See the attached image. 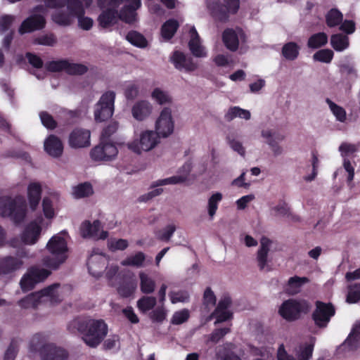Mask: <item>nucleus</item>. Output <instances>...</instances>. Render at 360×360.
Segmentation results:
<instances>
[{"label": "nucleus", "mask_w": 360, "mask_h": 360, "mask_svg": "<svg viewBox=\"0 0 360 360\" xmlns=\"http://www.w3.org/2000/svg\"><path fill=\"white\" fill-rule=\"evenodd\" d=\"M98 6L103 10L98 17L101 27H108L117 22L118 19L127 23L136 21V11L141 7V0H98Z\"/></svg>", "instance_id": "f257e3e1"}, {"label": "nucleus", "mask_w": 360, "mask_h": 360, "mask_svg": "<svg viewBox=\"0 0 360 360\" xmlns=\"http://www.w3.org/2000/svg\"><path fill=\"white\" fill-rule=\"evenodd\" d=\"M66 11H57L52 15V20L60 25L67 26L77 18L79 25L83 30H88L93 25V20L84 17L85 8L90 6L92 0H65Z\"/></svg>", "instance_id": "f03ea898"}, {"label": "nucleus", "mask_w": 360, "mask_h": 360, "mask_svg": "<svg viewBox=\"0 0 360 360\" xmlns=\"http://www.w3.org/2000/svg\"><path fill=\"white\" fill-rule=\"evenodd\" d=\"M68 329L72 333L78 330L84 342L91 347H96L108 333V326L101 319H75L68 325Z\"/></svg>", "instance_id": "7ed1b4c3"}, {"label": "nucleus", "mask_w": 360, "mask_h": 360, "mask_svg": "<svg viewBox=\"0 0 360 360\" xmlns=\"http://www.w3.org/2000/svg\"><path fill=\"white\" fill-rule=\"evenodd\" d=\"M68 238L66 231H61L53 236L46 245V250L51 257L43 259V264L52 269H56L68 258Z\"/></svg>", "instance_id": "20e7f679"}, {"label": "nucleus", "mask_w": 360, "mask_h": 360, "mask_svg": "<svg viewBox=\"0 0 360 360\" xmlns=\"http://www.w3.org/2000/svg\"><path fill=\"white\" fill-rule=\"evenodd\" d=\"M60 285L55 283L41 291L32 293L19 301V305L25 309L37 308L42 304H51L61 300Z\"/></svg>", "instance_id": "39448f33"}, {"label": "nucleus", "mask_w": 360, "mask_h": 360, "mask_svg": "<svg viewBox=\"0 0 360 360\" xmlns=\"http://www.w3.org/2000/svg\"><path fill=\"white\" fill-rule=\"evenodd\" d=\"M27 214V203L22 196L0 197V216L8 217L14 223L22 222Z\"/></svg>", "instance_id": "423d86ee"}, {"label": "nucleus", "mask_w": 360, "mask_h": 360, "mask_svg": "<svg viewBox=\"0 0 360 360\" xmlns=\"http://www.w3.org/2000/svg\"><path fill=\"white\" fill-rule=\"evenodd\" d=\"M160 142L158 134L152 129H144L138 132L134 130V139L127 143L128 149L136 154L149 152L156 148Z\"/></svg>", "instance_id": "0eeeda50"}, {"label": "nucleus", "mask_w": 360, "mask_h": 360, "mask_svg": "<svg viewBox=\"0 0 360 360\" xmlns=\"http://www.w3.org/2000/svg\"><path fill=\"white\" fill-rule=\"evenodd\" d=\"M45 336L42 334H35L30 340V347L32 350H37L39 346L41 360H65L68 357L65 350L57 347L53 344H44Z\"/></svg>", "instance_id": "6e6552de"}, {"label": "nucleus", "mask_w": 360, "mask_h": 360, "mask_svg": "<svg viewBox=\"0 0 360 360\" xmlns=\"http://www.w3.org/2000/svg\"><path fill=\"white\" fill-rule=\"evenodd\" d=\"M309 309L310 306L307 301L290 299L283 302L278 313L284 319L292 321L300 319L302 314H307Z\"/></svg>", "instance_id": "1a4fd4ad"}, {"label": "nucleus", "mask_w": 360, "mask_h": 360, "mask_svg": "<svg viewBox=\"0 0 360 360\" xmlns=\"http://www.w3.org/2000/svg\"><path fill=\"white\" fill-rule=\"evenodd\" d=\"M116 94L113 91H107L100 97L94 107V119L96 122H104L110 118L115 110Z\"/></svg>", "instance_id": "9d476101"}, {"label": "nucleus", "mask_w": 360, "mask_h": 360, "mask_svg": "<svg viewBox=\"0 0 360 360\" xmlns=\"http://www.w3.org/2000/svg\"><path fill=\"white\" fill-rule=\"evenodd\" d=\"M222 5L217 1L209 2L207 8L211 14L219 21L226 22L230 15L236 14L240 7L239 0H224Z\"/></svg>", "instance_id": "9b49d317"}, {"label": "nucleus", "mask_w": 360, "mask_h": 360, "mask_svg": "<svg viewBox=\"0 0 360 360\" xmlns=\"http://www.w3.org/2000/svg\"><path fill=\"white\" fill-rule=\"evenodd\" d=\"M49 225L50 223L45 222L41 216L37 217L25 226L21 234L22 241L28 245L36 244L40 238L43 229Z\"/></svg>", "instance_id": "f8f14e48"}, {"label": "nucleus", "mask_w": 360, "mask_h": 360, "mask_svg": "<svg viewBox=\"0 0 360 360\" xmlns=\"http://www.w3.org/2000/svg\"><path fill=\"white\" fill-rule=\"evenodd\" d=\"M46 9L43 6H37L34 10V13L22 22L18 30L19 33L23 34L44 28L46 24Z\"/></svg>", "instance_id": "ddd939ff"}, {"label": "nucleus", "mask_w": 360, "mask_h": 360, "mask_svg": "<svg viewBox=\"0 0 360 360\" xmlns=\"http://www.w3.org/2000/svg\"><path fill=\"white\" fill-rule=\"evenodd\" d=\"M174 129V121L172 115V110L164 108L160 112L155 122V131L160 138L169 136Z\"/></svg>", "instance_id": "4468645a"}, {"label": "nucleus", "mask_w": 360, "mask_h": 360, "mask_svg": "<svg viewBox=\"0 0 360 360\" xmlns=\"http://www.w3.org/2000/svg\"><path fill=\"white\" fill-rule=\"evenodd\" d=\"M117 153V148L114 144L101 140L100 144L91 150L90 155L94 161H111L116 158Z\"/></svg>", "instance_id": "2eb2a0df"}, {"label": "nucleus", "mask_w": 360, "mask_h": 360, "mask_svg": "<svg viewBox=\"0 0 360 360\" xmlns=\"http://www.w3.org/2000/svg\"><path fill=\"white\" fill-rule=\"evenodd\" d=\"M261 136L269 146L274 157H278L283 154L284 149L279 144V142L283 141L285 139L283 134L274 129L267 128L263 129L261 131Z\"/></svg>", "instance_id": "dca6fc26"}, {"label": "nucleus", "mask_w": 360, "mask_h": 360, "mask_svg": "<svg viewBox=\"0 0 360 360\" xmlns=\"http://www.w3.org/2000/svg\"><path fill=\"white\" fill-rule=\"evenodd\" d=\"M50 275V271L37 266L32 267L28 273L25 275L21 281L20 285L23 290L32 289L34 285L46 278Z\"/></svg>", "instance_id": "f3484780"}, {"label": "nucleus", "mask_w": 360, "mask_h": 360, "mask_svg": "<svg viewBox=\"0 0 360 360\" xmlns=\"http://www.w3.org/2000/svg\"><path fill=\"white\" fill-rule=\"evenodd\" d=\"M222 40L225 46L231 51H236L239 44L246 42L245 32L240 28L226 29L222 34Z\"/></svg>", "instance_id": "a211bd4d"}, {"label": "nucleus", "mask_w": 360, "mask_h": 360, "mask_svg": "<svg viewBox=\"0 0 360 360\" xmlns=\"http://www.w3.org/2000/svg\"><path fill=\"white\" fill-rule=\"evenodd\" d=\"M192 162H186L178 171L176 175L163 179H159L153 183V187H158L161 186H165L169 184H178L184 183L190 179V174L192 170Z\"/></svg>", "instance_id": "6ab92c4d"}, {"label": "nucleus", "mask_w": 360, "mask_h": 360, "mask_svg": "<svg viewBox=\"0 0 360 360\" xmlns=\"http://www.w3.org/2000/svg\"><path fill=\"white\" fill-rule=\"evenodd\" d=\"M271 245L272 241L269 238L263 236L260 239V245L256 256L257 266L260 271L267 272L271 270L269 259V252Z\"/></svg>", "instance_id": "aec40b11"}, {"label": "nucleus", "mask_w": 360, "mask_h": 360, "mask_svg": "<svg viewBox=\"0 0 360 360\" xmlns=\"http://www.w3.org/2000/svg\"><path fill=\"white\" fill-rule=\"evenodd\" d=\"M153 112V105L148 100L141 99L136 101L131 108L132 117L138 122L148 120Z\"/></svg>", "instance_id": "412c9836"}, {"label": "nucleus", "mask_w": 360, "mask_h": 360, "mask_svg": "<svg viewBox=\"0 0 360 360\" xmlns=\"http://www.w3.org/2000/svg\"><path fill=\"white\" fill-rule=\"evenodd\" d=\"M335 309L330 304L316 302V309L313 314L315 323L320 327H325L334 315Z\"/></svg>", "instance_id": "4be33fe9"}, {"label": "nucleus", "mask_w": 360, "mask_h": 360, "mask_svg": "<svg viewBox=\"0 0 360 360\" xmlns=\"http://www.w3.org/2000/svg\"><path fill=\"white\" fill-rule=\"evenodd\" d=\"M80 233L84 238H93L94 239H105L108 233L101 229V224L98 220L91 224L88 221H84L80 226Z\"/></svg>", "instance_id": "5701e85b"}, {"label": "nucleus", "mask_w": 360, "mask_h": 360, "mask_svg": "<svg viewBox=\"0 0 360 360\" xmlns=\"http://www.w3.org/2000/svg\"><path fill=\"white\" fill-rule=\"evenodd\" d=\"M107 261L104 254L94 251L87 262L89 273L94 277L101 276L105 269Z\"/></svg>", "instance_id": "b1692460"}, {"label": "nucleus", "mask_w": 360, "mask_h": 360, "mask_svg": "<svg viewBox=\"0 0 360 360\" xmlns=\"http://www.w3.org/2000/svg\"><path fill=\"white\" fill-rule=\"evenodd\" d=\"M90 131L85 129H75L69 136V145L74 148L88 147L90 146Z\"/></svg>", "instance_id": "393cba45"}, {"label": "nucleus", "mask_w": 360, "mask_h": 360, "mask_svg": "<svg viewBox=\"0 0 360 360\" xmlns=\"http://www.w3.org/2000/svg\"><path fill=\"white\" fill-rule=\"evenodd\" d=\"M170 60L174 67L181 71L193 72L198 68L197 63L191 58L186 57L184 53L179 51L173 53Z\"/></svg>", "instance_id": "a878e982"}, {"label": "nucleus", "mask_w": 360, "mask_h": 360, "mask_svg": "<svg viewBox=\"0 0 360 360\" xmlns=\"http://www.w3.org/2000/svg\"><path fill=\"white\" fill-rule=\"evenodd\" d=\"M231 304V300L229 297L226 296L220 300L216 309L212 314L216 319L215 323L226 321L231 318L232 313L229 310Z\"/></svg>", "instance_id": "bb28decb"}, {"label": "nucleus", "mask_w": 360, "mask_h": 360, "mask_svg": "<svg viewBox=\"0 0 360 360\" xmlns=\"http://www.w3.org/2000/svg\"><path fill=\"white\" fill-rule=\"evenodd\" d=\"M190 40L188 46L192 54L197 58H205L207 56V51L201 44L200 37L194 27H190Z\"/></svg>", "instance_id": "cd10ccee"}, {"label": "nucleus", "mask_w": 360, "mask_h": 360, "mask_svg": "<svg viewBox=\"0 0 360 360\" xmlns=\"http://www.w3.org/2000/svg\"><path fill=\"white\" fill-rule=\"evenodd\" d=\"M45 151L53 158L61 156L63 152V145L59 138L50 135L44 143Z\"/></svg>", "instance_id": "c85d7f7f"}, {"label": "nucleus", "mask_w": 360, "mask_h": 360, "mask_svg": "<svg viewBox=\"0 0 360 360\" xmlns=\"http://www.w3.org/2000/svg\"><path fill=\"white\" fill-rule=\"evenodd\" d=\"M41 186L38 182H32L27 186V199L30 208L35 210L41 200Z\"/></svg>", "instance_id": "c756f323"}, {"label": "nucleus", "mask_w": 360, "mask_h": 360, "mask_svg": "<svg viewBox=\"0 0 360 360\" xmlns=\"http://www.w3.org/2000/svg\"><path fill=\"white\" fill-rule=\"evenodd\" d=\"M309 278L304 276H295L290 277L285 286V291L289 295H296L301 291L302 286L309 283Z\"/></svg>", "instance_id": "7c9ffc66"}, {"label": "nucleus", "mask_w": 360, "mask_h": 360, "mask_svg": "<svg viewBox=\"0 0 360 360\" xmlns=\"http://www.w3.org/2000/svg\"><path fill=\"white\" fill-rule=\"evenodd\" d=\"M23 262L21 259L13 257H6L0 261V272L8 274L20 269Z\"/></svg>", "instance_id": "2f4dec72"}, {"label": "nucleus", "mask_w": 360, "mask_h": 360, "mask_svg": "<svg viewBox=\"0 0 360 360\" xmlns=\"http://www.w3.org/2000/svg\"><path fill=\"white\" fill-rule=\"evenodd\" d=\"M151 99L160 105H170L173 98L171 94L166 90L155 87L150 93Z\"/></svg>", "instance_id": "473e14b6"}, {"label": "nucleus", "mask_w": 360, "mask_h": 360, "mask_svg": "<svg viewBox=\"0 0 360 360\" xmlns=\"http://www.w3.org/2000/svg\"><path fill=\"white\" fill-rule=\"evenodd\" d=\"M140 280V289L144 294H150L154 292L155 289V281L154 279L145 271H140L139 273Z\"/></svg>", "instance_id": "72a5a7b5"}, {"label": "nucleus", "mask_w": 360, "mask_h": 360, "mask_svg": "<svg viewBox=\"0 0 360 360\" xmlns=\"http://www.w3.org/2000/svg\"><path fill=\"white\" fill-rule=\"evenodd\" d=\"M146 255L142 252H137L134 255L127 257L121 262V265L124 266H133L141 268L144 266Z\"/></svg>", "instance_id": "f704fd0d"}, {"label": "nucleus", "mask_w": 360, "mask_h": 360, "mask_svg": "<svg viewBox=\"0 0 360 360\" xmlns=\"http://www.w3.org/2000/svg\"><path fill=\"white\" fill-rule=\"evenodd\" d=\"M223 195L219 192L212 193L207 200V211L210 219L212 220L218 210L219 204L222 200Z\"/></svg>", "instance_id": "c9c22d12"}, {"label": "nucleus", "mask_w": 360, "mask_h": 360, "mask_svg": "<svg viewBox=\"0 0 360 360\" xmlns=\"http://www.w3.org/2000/svg\"><path fill=\"white\" fill-rule=\"evenodd\" d=\"M315 339L311 338L310 342L299 346L295 351L296 360H309L312 356Z\"/></svg>", "instance_id": "e433bc0d"}, {"label": "nucleus", "mask_w": 360, "mask_h": 360, "mask_svg": "<svg viewBox=\"0 0 360 360\" xmlns=\"http://www.w3.org/2000/svg\"><path fill=\"white\" fill-rule=\"evenodd\" d=\"M271 214L276 217H291L293 220H298V217L292 216L290 212V208L288 206V204L285 202H279L275 206H273L271 210Z\"/></svg>", "instance_id": "4c0bfd02"}, {"label": "nucleus", "mask_w": 360, "mask_h": 360, "mask_svg": "<svg viewBox=\"0 0 360 360\" xmlns=\"http://www.w3.org/2000/svg\"><path fill=\"white\" fill-rule=\"evenodd\" d=\"M236 117L249 120L251 117V113L249 110L243 109L238 106L230 108L225 115L226 120L231 121Z\"/></svg>", "instance_id": "58836bf2"}, {"label": "nucleus", "mask_w": 360, "mask_h": 360, "mask_svg": "<svg viewBox=\"0 0 360 360\" xmlns=\"http://www.w3.org/2000/svg\"><path fill=\"white\" fill-rule=\"evenodd\" d=\"M330 44L336 51H342L349 47V38L342 34H333L330 37Z\"/></svg>", "instance_id": "ea45409f"}, {"label": "nucleus", "mask_w": 360, "mask_h": 360, "mask_svg": "<svg viewBox=\"0 0 360 360\" xmlns=\"http://www.w3.org/2000/svg\"><path fill=\"white\" fill-rule=\"evenodd\" d=\"M300 52V46L295 42H288L283 45L282 48L283 56L288 60H295Z\"/></svg>", "instance_id": "a19ab883"}, {"label": "nucleus", "mask_w": 360, "mask_h": 360, "mask_svg": "<svg viewBox=\"0 0 360 360\" xmlns=\"http://www.w3.org/2000/svg\"><path fill=\"white\" fill-rule=\"evenodd\" d=\"M93 188L89 183L78 184L72 188V195L75 198H82L92 195Z\"/></svg>", "instance_id": "79ce46f5"}, {"label": "nucleus", "mask_w": 360, "mask_h": 360, "mask_svg": "<svg viewBox=\"0 0 360 360\" xmlns=\"http://www.w3.org/2000/svg\"><path fill=\"white\" fill-rule=\"evenodd\" d=\"M234 348V345L227 343L223 347H220L217 349V354L222 360H241L240 356L230 351Z\"/></svg>", "instance_id": "37998d69"}, {"label": "nucleus", "mask_w": 360, "mask_h": 360, "mask_svg": "<svg viewBox=\"0 0 360 360\" xmlns=\"http://www.w3.org/2000/svg\"><path fill=\"white\" fill-rule=\"evenodd\" d=\"M342 20L343 15L337 8H332L326 14V22L329 27L340 25Z\"/></svg>", "instance_id": "c03bdc74"}, {"label": "nucleus", "mask_w": 360, "mask_h": 360, "mask_svg": "<svg viewBox=\"0 0 360 360\" xmlns=\"http://www.w3.org/2000/svg\"><path fill=\"white\" fill-rule=\"evenodd\" d=\"M179 27V23L176 20H169L165 22L162 26L161 34L162 37L168 40L170 39Z\"/></svg>", "instance_id": "a18cd8bd"}, {"label": "nucleus", "mask_w": 360, "mask_h": 360, "mask_svg": "<svg viewBox=\"0 0 360 360\" xmlns=\"http://www.w3.org/2000/svg\"><path fill=\"white\" fill-rule=\"evenodd\" d=\"M328 36L324 32H319L311 35L307 42V46L311 49H318L328 43Z\"/></svg>", "instance_id": "49530a36"}, {"label": "nucleus", "mask_w": 360, "mask_h": 360, "mask_svg": "<svg viewBox=\"0 0 360 360\" xmlns=\"http://www.w3.org/2000/svg\"><path fill=\"white\" fill-rule=\"evenodd\" d=\"M156 297L153 296H143L137 301V307L142 313L152 310L156 305Z\"/></svg>", "instance_id": "de8ad7c7"}, {"label": "nucleus", "mask_w": 360, "mask_h": 360, "mask_svg": "<svg viewBox=\"0 0 360 360\" xmlns=\"http://www.w3.org/2000/svg\"><path fill=\"white\" fill-rule=\"evenodd\" d=\"M136 287V283L134 281L124 282L117 288V292L122 297H130L135 293Z\"/></svg>", "instance_id": "09e8293b"}, {"label": "nucleus", "mask_w": 360, "mask_h": 360, "mask_svg": "<svg viewBox=\"0 0 360 360\" xmlns=\"http://www.w3.org/2000/svg\"><path fill=\"white\" fill-rule=\"evenodd\" d=\"M356 342H360V322L353 328L349 337L341 347L343 349L347 347L354 349L356 347Z\"/></svg>", "instance_id": "8fccbe9b"}, {"label": "nucleus", "mask_w": 360, "mask_h": 360, "mask_svg": "<svg viewBox=\"0 0 360 360\" xmlns=\"http://www.w3.org/2000/svg\"><path fill=\"white\" fill-rule=\"evenodd\" d=\"M326 102L328 105L333 115L335 117L336 120L340 122H345L347 120V113L345 110L329 98H327Z\"/></svg>", "instance_id": "3c124183"}, {"label": "nucleus", "mask_w": 360, "mask_h": 360, "mask_svg": "<svg viewBox=\"0 0 360 360\" xmlns=\"http://www.w3.org/2000/svg\"><path fill=\"white\" fill-rule=\"evenodd\" d=\"M226 142L229 146L240 155L244 157L245 155V148L243 143L234 134H229L226 136Z\"/></svg>", "instance_id": "603ef678"}, {"label": "nucleus", "mask_w": 360, "mask_h": 360, "mask_svg": "<svg viewBox=\"0 0 360 360\" xmlns=\"http://www.w3.org/2000/svg\"><path fill=\"white\" fill-rule=\"evenodd\" d=\"M274 349L271 346H262V347H250V352L253 356H259V358H264L267 360L272 359Z\"/></svg>", "instance_id": "864d4df0"}, {"label": "nucleus", "mask_w": 360, "mask_h": 360, "mask_svg": "<svg viewBox=\"0 0 360 360\" xmlns=\"http://www.w3.org/2000/svg\"><path fill=\"white\" fill-rule=\"evenodd\" d=\"M126 39L129 42L137 47L144 48L147 46V41L145 37L136 31L129 32L126 36Z\"/></svg>", "instance_id": "5fc2aeb1"}, {"label": "nucleus", "mask_w": 360, "mask_h": 360, "mask_svg": "<svg viewBox=\"0 0 360 360\" xmlns=\"http://www.w3.org/2000/svg\"><path fill=\"white\" fill-rule=\"evenodd\" d=\"M169 297L172 304L188 302L190 298L189 293L185 290L171 291L169 293Z\"/></svg>", "instance_id": "6e6d98bb"}, {"label": "nucleus", "mask_w": 360, "mask_h": 360, "mask_svg": "<svg viewBox=\"0 0 360 360\" xmlns=\"http://www.w3.org/2000/svg\"><path fill=\"white\" fill-rule=\"evenodd\" d=\"M167 315V311L163 304H162V306L153 309L149 314V317L153 322L162 323L166 319Z\"/></svg>", "instance_id": "4d7b16f0"}, {"label": "nucleus", "mask_w": 360, "mask_h": 360, "mask_svg": "<svg viewBox=\"0 0 360 360\" xmlns=\"http://www.w3.org/2000/svg\"><path fill=\"white\" fill-rule=\"evenodd\" d=\"M87 70V67L84 64L67 61L65 72L69 75H82L86 72Z\"/></svg>", "instance_id": "13d9d810"}, {"label": "nucleus", "mask_w": 360, "mask_h": 360, "mask_svg": "<svg viewBox=\"0 0 360 360\" xmlns=\"http://www.w3.org/2000/svg\"><path fill=\"white\" fill-rule=\"evenodd\" d=\"M176 229V226L174 224H169L157 232L156 237L158 240L169 241Z\"/></svg>", "instance_id": "bf43d9fd"}, {"label": "nucleus", "mask_w": 360, "mask_h": 360, "mask_svg": "<svg viewBox=\"0 0 360 360\" xmlns=\"http://www.w3.org/2000/svg\"><path fill=\"white\" fill-rule=\"evenodd\" d=\"M119 129V122L112 121L110 122L105 127L103 128L101 139L103 141H108L111 136L115 134Z\"/></svg>", "instance_id": "052dcab7"}, {"label": "nucleus", "mask_w": 360, "mask_h": 360, "mask_svg": "<svg viewBox=\"0 0 360 360\" xmlns=\"http://www.w3.org/2000/svg\"><path fill=\"white\" fill-rule=\"evenodd\" d=\"M360 300V284L356 283L350 285L348 288L347 302L349 303H356Z\"/></svg>", "instance_id": "680f3d73"}, {"label": "nucleus", "mask_w": 360, "mask_h": 360, "mask_svg": "<svg viewBox=\"0 0 360 360\" xmlns=\"http://www.w3.org/2000/svg\"><path fill=\"white\" fill-rule=\"evenodd\" d=\"M190 316L189 311L188 309H184L179 311H177L174 313L171 323L174 325H179L184 322H186Z\"/></svg>", "instance_id": "e2e57ef3"}, {"label": "nucleus", "mask_w": 360, "mask_h": 360, "mask_svg": "<svg viewBox=\"0 0 360 360\" xmlns=\"http://www.w3.org/2000/svg\"><path fill=\"white\" fill-rule=\"evenodd\" d=\"M333 57V52L330 49H322L316 53H315L313 56V58L314 60L329 63Z\"/></svg>", "instance_id": "0e129e2a"}, {"label": "nucleus", "mask_w": 360, "mask_h": 360, "mask_svg": "<svg viewBox=\"0 0 360 360\" xmlns=\"http://www.w3.org/2000/svg\"><path fill=\"white\" fill-rule=\"evenodd\" d=\"M129 246V243L125 239H111L108 241V247L112 251L124 250Z\"/></svg>", "instance_id": "69168bd1"}, {"label": "nucleus", "mask_w": 360, "mask_h": 360, "mask_svg": "<svg viewBox=\"0 0 360 360\" xmlns=\"http://www.w3.org/2000/svg\"><path fill=\"white\" fill-rule=\"evenodd\" d=\"M43 212L46 219H51L55 216L53 203L48 197L44 198L42 200Z\"/></svg>", "instance_id": "338daca9"}, {"label": "nucleus", "mask_w": 360, "mask_h": 360, "mask_svg": "<svg viewBox=\"0 0 360 360\" xmlns=\"http://www.w3.org/2000/svg\"><path fill=\"white\" fill-rule=\"evenodd\" d=\"M120 347V338L117 335H112L109 336L103 343V347L105 349L111 350L117 349Z\"/></svg>", "instance_id": "774afa93"}]
</instances>
